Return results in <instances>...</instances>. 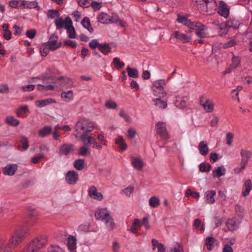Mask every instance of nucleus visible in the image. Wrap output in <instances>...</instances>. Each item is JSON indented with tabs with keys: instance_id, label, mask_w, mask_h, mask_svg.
Returning <instances> with one entry per match:
<instances>
[{
	"instance_id": "338daca9",
	"label": "nucleus",
	"mask_w": 252,
	"mask_h": 252,
	"mask_svg": "<svg viewBox=\"0 0 252 252\" xmlns=\"http://www.w3.org/2000/svg\"><path fill=\"white\" fill-rule=\"evenodd\" d=\"M79 5L82 7H88L90 4L88 0H77Z\"/></svg>"
},
{
	"instance_id": "69168bd1",
	"label": "nucleus",
	"mask_w": 252,
	"mask_h": 252,
	"mask_svg": "<svg viewBox=\"0 0 252 252\" xmlns=\"http://www.w3.org/2000/svg\"><path fill=\"white\" fill-rule=\"evenodd\" d=\"M133 190H134V187L130 186V187H127L126 189H124L123 190V193L127 196H130V194L132 193Z\"/></svg>"
},
{
	"instance_id": "79ce46f5",
	"label": "nucleus",
	"mask_w": 252,
	"mask_h": 252,
	"mask_svg": "<svg viewBox=\"0 0 252 252\" xmlns=\"http://www.w3.org/2000/svg\"><path fill=\"white\" fill-rule=\"evenodd\" d=\"M159 204L160 200L158 197L154 196L149 199V205L152 207H158Z\"/></svg>"
},
{
	"instance_id": "bb28decb",
	"label": "nucleus",
	"mask_w": 252,
	"mask_h": 252,
	"mask_svg": "<svg viewBox=\"0 0 252 252\" xmlns=\"http://www.w3.org/2000/svg\"><path fill=\"white\" fill-rule=\"evenodd\" d=\"M215 190H208L205 193L206 201L208 204H213L215 202L214 196L216 195Z\"/></svg>"
},
{
	"instance_id": "6ab92c4d",
	"label": "nucleus",
	"mask_w": 252,
	"mask_h": 252,
	"mask_svg": "<svg viewBox=\"0 0 252 252\" xmlns=\"http://www.w3.org/2000/svg\"><path fill=\"white\" fill-rule=\"evenodd\" d=\"M198 150L201 155H207L209 153V148L207 142L205 141H201L198 145Z\"/></svg>"
},
{
	"instance_id": "aec40b11",
	"label": "nucleus",
	"mask_w": 252,
	"mask_h": 252,
	"mask_svg": "<svg viewBox=\"0 0 252 252\" xmlns=\"http://www.w3.org/2000/svg\"><path fill=\"white\" fill-rule=\"evenodd\" d=\"M55 103H56V101L55 99L50 98L40 100H37L35 101V104L37 106L40 108L46 106L49 104Z\"/></svg>"
},
{
	"instance_id": "412c9836",
	"label": "nucleus",
	"mask_w": 252,
	"mask_h": 252,
	"mask_svg": "<svg viewBox=\"0 0 252 252\" xmlns=\"http://www.w3.org/2000/svg\"><path fill=\"white\" fill-rule=\"evenodd\" d=\"M18 169V165L15 163L7 164L3 168V173H15Z\"/></svg>"
},
{
	"instance_id": "bf43d9fd",
	"label": "nucleus",
	"mask_w": 252,
	"mask_h": 252,
	"mask_svg": "<svg viewBox=\"0 0 252 252\" xmlns=\"http://www.w3.org/2000/svg\"><path fill=\"white\" fill-rule=\"evenodd\" d=\"M229 29L228 27H227V22L221 23L220 25V29L222 31V34H226L228 32Z\"/></svg>"
},
{
	"instance_id": "f8f14e48",
	"label": "nucleus",
	"mask_w": 252,
	"mask_h": 252,
	"mask_svg": "<svg viewBox=\"0 0 252 252\" xmlns=\"http://www.w3.org/2000/svg\"><path fill=\"white\" fill-rule=\"evenodd\" d=\"M109 212L106 209H100L98 210L95 214V217L97 220H103L110 216Z\"/></svg>"
},
{
	"instance_id": "58836bf2",
	"label": "nucleus",
	"mask_w": 252,
	"mask_h": 252,
	"mask_svg": "<svg viewBox=\"0 0 252 252\" xmlns=\"http://www.w3.org/2000/svg\"><path fill=\"white\" fill-rule=\"evenodd\" d=\"M232 63L230 64L231 68H232L234 70L236 69L241 63V58L238 56H233L232 58Z\"/></svg>"
},
{
	"instance_id": "393cba45",
	"label": "nucleus",
	"mask_w": 252,
	"mask_h": 252,
	"mask_svg": "<svg viewBox=\"0 0 252 252\" xmlns=\"http://www.w3.org/2000/svg\"><path fill=\"white\" fill-rule=\"evenodd\" d=\"M208 3H201L196 5L197 9L200 13L204 15L212 14V12L208 9Z\"/></svg>"
},
{
	"instance_id": "49530a36",
	"label": "nucleus",
	"mask_w": 252,
	"mask_h": 252,
	"mask_svg": "<svg viewBox=\"0 0 252 252\" xmlns=\"http://www.w3.org/2000/svg\"><path fill=\"white\" fill-rule=\"evenodd\" d=\"M215 242V239L212 237H208L206 238L205 244L209 251H211L212 246Z\"/></svg>"
},
{
	"instance_id": "6e6552de",
	"label": "nucleus",
	"mask_w": 252,
	"mask_h": 252,
	"mask_svg": "<svg viewBox=\"0 0 252 252\" xmlns=\"http://www.w3.org/2000/svg\"><path fill=\"white\" fill-rule=\"evenodd\" d=\"M156 128L157 133L161 137L165 139L169 138L168 134L167 132L166 124L164 122H159L156 125Z\"/></svg>"
},
{
	"instance_id": "f257e3e1",
	"label": "nucleus",
	"mask_w": 252,
	"mask_h": 252,
	"mask_svg": "<svg viewBox=\"0 0 252 252\" xmlns=\"http://www.w3.org/2000/svg\"><path fill=\"white\" fill-rule=\"evenodd\" d=\"M75 130L77 135L81 134V141L85 143L86 142V135L94 129V124L86 119H81L78 121L75 126ZM84 145H86L84 144Z\"/></svg>"
},
{
	"instance_id": "09e8293b",
	"label": "nucleus",
	"mask_w": 252,
	"mask_h": 252,
	"mask_svg": "<svg viewBox=\"0 0 252 252\" xmlns=\"http://www.w3.org/2000/svg\"><path fill=\"white\" fill-rule=\"evenodd\" d=\"M47 17L50 19H54L60 16V13L58 10L49 9L47 14Z\"/></svg>"
},
{
	"instance_id": "b1692460",
	"label": "nucleus",
	"mask_w": 252,
	"mask_h": 252,
	"mask_svg": "<svg viewBox=\"0 0 252 252\" xmlns=\"http://www.w3.org/2000/svg\"><path fill=\"white\" fill-rule=\"evenodd\" d=\"M20 142L22 144V147L20 145L17 146V149L21 151H25L29 147V140L25 136H21L20 137Z\"/></svg>"
},
{
	"instance_id": "37998d69",
	"label": "nucleus",
	"mask_w": 252,
	"mask_h": 252,
	"mask_svg": "<svg viewBox=\"0 0 252 252\" xmlns=\"http://www.w3.org/2000/svg\"><path fill=\"white\" fill-rule=\"evenodd\" d=\"M109 15L105 13H101L98 17V21L103 24H109Z\"/></svg>"
},
{
	"instance_id": "a878e982",
	"label": "nucleus",
	"mask_w": 252,
	"mask_h": 252,
	"mask_svg": "<svg viewBox=\"0 0 252 252\" xmlns=\"http://www.w3.org/2000/svg\"><path fill=\"white\" fill-rule=\"evenodd\" d=\"M162 97H158L157 98H153L152 101L154 102L155 105L159 109H164L167 106L166 101H163L161 99Z\"/></svg>"
},
{
	"instance_id": "7ed1b4c3",
	"label": "nucleus",
	"mask_w": 252,
	"mask_h": 252,
	"mask_svg": "<svg viewBox=\"0 0 252 252\" xmlns=\"http://www.w3.org/2000/svg\"><path fill=\"white\" fill-rule=\"evenodd\" d=\"M240 155L241 157V162L239 166L235 168V173H240L243 171L248 164V160L252 153L250 151L242 149L241 150Z\"/></svg>"
},
{
	"instance_id": "4be33fe9",
	"label": "nucleus",
	"mask_w": 252,
	"mask_h": 252,
	"mask_svg": "<svg viewBox=\"0 0 252 252\" xmlns=\"http://www.w3.org/2000/svg\"><path fill=\"white\" fill-rule=\"evenodd\" d=\"M188 99L189 98L187 96L183 97H177L175 103V105L177 107L179 108H184L186 107L187 102Z\"/></svg>"
},
{
	"instance_id": "9d476101",
	"label": "nucleus",
	"mask_w": 252,
	"mask_h": 252,
	"mask_svg": "<svg viewBox=\"0 0 252 252\" xmlns=\"http://www.w3.org/2000/svg\"><path fill=\"white\" fill-rule=\"evenodd\" d=\"M73 144L64 143L60 146L59 154L60 155L67 156L73 150Z\"/></svg>"
},
{
	"instance_id": "4468645a",
	"label": "nucleus",
	"mask_w": 252,
	"mask_h": 252,
	"mask_svg": "<svg viewBox=\"0 0 252 252\" xmlns=\"http://www.w3.org/2000/svg\"><path fill=\"white\" fill-rule=\"evenodd\" d=\"M173 35L178 40H180L183 43H187L189 42L191 38L189 36L186 34L180 32L179 31H175L174 32Z\"/></svg>"
},
{
	"instance_id": "6e6d98bb",
	"label": "nucleus",
	"mask_w": 252,
	"mask_h": 252,
	"mask_svg": "<svg viewBox=\"0 0 252 252\" xmlns=\"http://www.w3.org/2000/svg\"><path fill=\"white\" fill-rule=\"evenodd\" d=\"M105 107L108 109H115L117 108V104L111 100L106 101L105 104Z\"/></svg>"
},
{
	"instance_id": "9b49d317",
	"label": "nucleus",
	"mask_w": 252,
	"mask_h": 252,
	"mask_svg": "<svg viewBox=\"0 0 252 252\" xmlns=\"http://www.w3.org/2000/svg\"><path fill=\"white\" fill-rule=\"evenodd\" d=\"M89 195L91 198L98 200H101L103 199V195L100 192H98L95 187H91L88 190Z\"/></svg>"
},
{
	"instance_id": "473e14b6",
	"label": "nucleus",
	"mask_w": 252,
	"mask_h": 252,
	"mask_svg": "<svg viewBox=\"0 0 252 252\" xmlns=\"http://www.w3.org/2000/svg\"><path fill=\"white\" fill-rule=\"evenodd\" d=\"M5 122L7 124L12 126H17L20 124V121L13 116H8L6 117Z\"/></svg>"
},
{
	"instance_id": "2eb2a0df",
	"label": "nucleus",
	"mask_w": 252,
	"mask_h": 252,
	"mask_svg": "<svg viewBox=\"0 0 252 252\" xmlns=\"http://www.w3.org/2000/svg\"><path fill=\"white\" fill-rule=\"evenodd\" d=\"M239 224V222H238L235 218L228 220L225 223V225L227 227L228 230L231 231L235 230L238 227Z\"/></svg>"
},
{
	"instance_id": "c85d7f7f",
	"label": "nucleus",
	"mask_w": 252,
	"mask_h": 252,
	"mask_svg": "<svg viewBox=\"0 0 252 252\" xmlns=\"http://www.w3.org/2000/svg\"><path fill=\"white\" fill-rule=\"evenodd\" d=\"M81 24L89 32L91 33L94 32V29L92 27L90 19L88 17H85L81 21Z\"/></svg>"
},
{
	"instance_id": "1a4fd4ad",
	"label": "nucleus",
	"mask_w": 252,
	"mask_h": 252,
	"mask_svg": "<svg viewBox=\"0 0 252 252\" xmlns=\"http://www.w3.org/2000/svg\"><path fill=\"white\" fill-rule=\"evenodd\" d=\"M55 24L57 30H60L63 28L68 30L69 24H72V22L70 18L67 17L65 20H63L61 18L55 20Z\"/></svg>"
},
{
	"instance_id": "c756f323",
	"label": "nucleus",
	"mask_w": 252,
	"mask_h": 252,
	"mask_svg": "<svg viewBox=\"0 0 252 252\" xmlns=\"http://www.w3.org/2000/svg\"><path fill=\"white\" fill-rule=\"evenodd\" d=\"M109 23H116L122 27L126 26V23L124 20H121L117 15L112 16L111 17H109Z\"/></svg>"
},
{
	"instance_id": "39448f33",
	"label": "nucleus",
	"mask_w": 252,
	"mask_h": 252,
	"mask_svg": "<svg viewBox=\"0 0 252 252\" xmlns=\"http://www.w3.org/2000/svg\"><path fill=\"white\" fill-rule=\"evenodd\" d=\"M26 231L24 229H19L15 231L10 240L12 246H17L24 238Z\"/></svg>"
},
{
	"instance_id": "8fccbe9b",
	"label": "nucleus",
	"mask_w": 252,
	"mask_h": 252,
	"mask_svg": "<svg viewBox=\"0 0 252 252\" xmlns=\"http://www.w3.org/2000/svg\"><path fill=\"white\" fill-rule=\"evenodd\" d=\"M113 63L117 69H122L125 66V63L121 62L119 58L115 57L113 59Z\"/></svg>"
},
{
	"instance_id": "72a5a7b5",
	"label": "nucleus",
	"mask_w": 252,
	"mask_h": 252,
	"mask_svg": "<svg viewBox=\"0 0 252 252\" xmlns=\"http://www.w3.org/2000/svg\"><path fill=\"white\" fill-rule=\"evenodd\" d=\"M61 97L65 101L68 102L73 99V94L71 90L67 92H63L61 94Z\"/></svg>"
},
{
	"instance_id": "4c0bfd02",
	"label": "nucleus",
	"mask_w": 252,
	"mask_h": 252,
	"mask_svg": "<svg viewBox=\"0 0 252 252\" xmlns=\"http://www.w3.org/2000/svg\"><path fill=\"white\" fill-rule=\"evenodd\" d=\"M129 77L133 78H137L139 76L138 71L137 69L127 66L126 68Z\"/></svg>"
},
{
	"instance_id": "20e7f679",
	"label": "nucleus",
	"mask_w": 252,
	"mask_h": 252,
	"mask_svg": "<svg viewBox=\"0 0 252 252\" xmlns=\"http://www.w3.org/2000/svg\"><path fill=\"white\" fill-rule=\"evenodd\" d=\"M166 83L164 79H160L154 82L152 89L155 96L164 97L167 93L164 89Z\"/></svg>"
},
{
	"instance_id": "e433bc0d",
	"label": "nucleus",
	"mask_w": 252,
	"mask_h": 252,
	"mask_svg": "<svg viewBox=\"0 0 252 252\" xmlns=\"http://www.w3.org/2000/svg\"><path fill=\"white\" fill-rule=\"evenodd\" d=\"M115 143L118 145L119 148L123 151H125L127 149V145L125 143L124 139L121 136H119L116 139Z\"/></svg>"
},
{
	"instance_id": "5701e85b",
	"label": "nucleus",
	"mask_w": 252,
	"mask_h": 252,
	"mask_svg": "<svg viewBox=\"0 0 252 252\" xmlns=\"http://www.w3.org/2000/svg\"><path fill=\"white\" fill-rule=\"evenodd\" d=\"M52 128L50 126H44L38 131V136L40 137H44L51 133Z\"/></svg>"
},
{
	"instance_id": "13d9d810",
	"label": "nucleus",
	"mask_w": 252,
	"mask_h": 252,
	"mask_svg": "<svg viewBox=\"0 0 252 252\" xmlns=\"http://www.w3.org/2000/svg\"><path fill=\"white\" fill-rule=\"evenodd\" d=\"M200 22H191L190 20L186 26L188 27L190 29H194L195 28H197L199 25H201Z\"/></svg>"
},
{
	"instance_id": "c03bdc74",
	"label": "nucleus",
	"mask_w": 252,
	"mask_h": 252,
	"mask_svg": "<svg viewBox=\"0 0 252 252\" xmlns=\"http://www.w3.org/2000/svg\"><path fill=\"white\" fill-rule=\"evenodd\" d=\"M189 19H188V18L184 15H182L180 14L177 15V18L176 19V21L180 24H182L184 26L187 25L188 23L189 22Z\"/></svg>"
},
{
	"instance_id": "f704fd0d",
	"label": "nucleus",
	"mask_w": 252,
	"mask_h": 252,
	"mask_svg": "<svg viewBox=\"0 0 252 252\" xmlns=\"http://www.w3.org/2000/svg\"><path fill=\"white\" fill-rule=\"evenodd\" d=\"M78 180V174H66L65 180L68 184H75Z\"/></svg>"
},
{
	"instance_id": "3c124183",
	"label": "nucleus",
	"mask_w": 252,
	"mask_h": 252,
	"mask_svg": "<svg viewBox=\"0 0 252 252\" xmlns=\"http://www.w3.org/2000/svg\"><path fill=\"white\" fill-rule=\"evenodd\" d=\"M236 214L240 218H243L244 216V209L243 207L239 204H237L235 207Z\"/></svg>"
},
{
	"instance_id": "774afa93",
	"label": "nucleus",
	"mask_w": 252,
	"mask_h": 252,
	"mask_svg": "<svg viewBox=\"0 0 252 252\" xmlns=\"http://www.w3.org/2000/svg\"><path fill=\"white\" fill-rule=\"evenodd\" d=\"M119 115L121 117L124 118L126 122L128 123L131 122L130 118L125 112L124 110H121L120 112Z\"/></svg>"
},
{
	"instance_id": "2f4dec72",
	"label": "nucleus",
	"mask_w": 252,
	"mask_h": 252,
	"mask_svg": "<svg viewBox=\"0 0 252 252\" xmlns=\"http://www.w3.org/2000/svg\"><path fill=\"white\" fill-rule=\"evenodd\" d=\"M132 166L137 170L142 169L143 166V161L139 158L133 157L131 159Z\"/></svg>"
},
{
	"instance_id": "4d7b16f0",
	"label": "nucleus",
	"mask_w": 252,
	"mask_h": 252,
	"mask_svg": "<svg viewBox=\"0 0 252 252\" xmlns=\"http://www.w3.org/2000/svg\"><path fill=\"white\" fill-rule=\"evenodd\" d=\"M37 32L36 30L35 29H32L27 31L26 32V36L31 38L33 39L35 37L36 34Z\"/></svg>"
},
{
	"instance_id": "e2e57ef3",
	"label": "nucleus",
	"mask_w": 252,
	"mask_h": 252,
	"mask_svg": "<svg viewBox=\"0 0 252 252\" xmlns=\"http://www.w3.org/2000/svg\"><path fill=\"white\" fill-rule=\"evenodd\" d=\"M100 44V43L96 39H93L89 43V45L91 49H94L96 47H98V49Z\"/></svg>"
},
{
	"instance_id": "0e129e2a",
	"label": "nucleus",
	"mask_w": 252,
	"mask_h": 252,
	"mask_svg": "<svg viewBox=\"0 0 252 252\" xmlns=\"http://www.w3.org/2000/svg\"><path fill=\"white\" fill-rule=\"evenodd\" d=\"M234 137V134L231 132H228L226 134V144L229 146L232 145L233 139Z\"/></svg>"
},
{
	"instance_id": "a18cd8bd",
	"label": "nucleus",
	"mask_w": 252,
	"mask_h": 252,
	"mask_svg": "<svg viewBox=\"0 0 252 252\" xmlns=\"http://www.w3.org/2000/svg\"><path fill=\"white\" fill-rule=\"evenodd\" d=\"M199 171L201 172H208L210 171L212 166L210 164H206L204 162H202L199 165Z\"/></svg>"
},
{
	"instance_id": "a19ab883",
	"label": "nucleus",
	"mask_w": 252,
	"mask_h": 252,
	"mask_svg": "<svg viewBox=\"0 0 252 252\" xmlns=\"http://www.w3.org/2000/svg\"><path fill=\"white\" fill-rule=\"evenodd\" d=\"M105 224L109 230H112L115 227V224L114 223L113 219L110 216L108 218L105 220Z\"/></svg>"
},
{
	"instance_id": "603ef678",
	"label": "nucleus",
	"mask_w": 252,
	"mask_h": 252,
	"mask_svg": "<svg viewBox=\"0 0 252 252\" xmlns=\"http://www.w3.org/2000/svg\"><path fill=\"white\" fill-rule=\"evenodd\" d=\"M67 32L68 33V36L71 38H75L76 37V34L75 31V29L72 24H69L68 30H67Z\"/></svg>"
},
{
	"instance_id": "f03ea898",
	"label": "nucleus",
	"mask_w": 252,
	"mask_h": 252,
	"mask_svg": "<svg viewBox=\"0 0 252 252\" xmlns=\"http://www.w3.org/2000/svg\"><path fill=\"white\" fill-rule=\"evenodd\" d=\"M47 237H39L30 242L22 250V252H36L43 248L47 243Z\"/></svg>"
},
{
	"instance_id": "c9c22d12",
	"label": "nucleus",
	"mask_w": 252,
	"mask_h": 252,
	"mask_svg": "<svg viewBox=\"0 0 252 252\" xmlns=\"http://www.w3.org/2000/svg\"><path fill=\"white\" fill-rule=\"evenodd\" d=\"M0 252H11L9 243L2 239H0Z\"/></svg>"
},
{
	"instance_id": "7c9ffc66",
	"label": "nucleus",
	"mask_w": 252,
	"mask_h": 252,
	"mask_svg": "<svg viewBox=\"0 0 252 252\" xmlns=\"http://www.w3.org/2000/svg\"><path fill=\"white\" fill-rule=\"evenodd\" d=\"M98 50L104 55H108L112 51L111 47L107 43L100 44Z\"/></svg>"
},
{
	"instance_id": "ddd939ff",
	"label": "nucleus",
	"mask_w": 252,
	"mask_h": 252,
	"mask_svg": "<svg viewBox=\"0 0 252 252\" xmlns=\"http://www.w3.org/2000/svg\"><path fill=\"white\" fill-rule=\"evenodd\" d=\"M203 96L200 98V104L204 110L208 113L212 112L214 110V103L209 99H206L205 102H203Z\"/></svg>"
},
{
	"instance_id": "dca6fc26",
	"label": "nucleus",
	"mask_w": 252,
	"mask_h": 252,
	"mask_svg": "<svg viewBox=\"0 0 252 252\" xmlns=\"http://www.w3.org/2000/svg\"><path fill=\"white\" fill-rule=\"evenodd\" d=\"M207 29V27L201 23V25H199L195 31L196 35L199 38H203L207 36V33L205 32Z\"/></svg>"
},
{
	"instance_id": "052dcab7",
	"label": "nucleus",
	"mask_w": 252,
	"mask_h": 252,
	"mask_svg": "<svg viewBox=\"0 0 252 252\" xmlns=\"http://www.w3.org/2000/svg\"><path fill=\"white\" fill-rule=\"evenodd\" d=\"M44 156L42 154H39L37 156L33 157L32 158L31 161L34 164H37L39 162L40 160L44 158Z\"/></svg>"
},
{
	"instance_id": "a211bd4d",
	"label": "nucleus",
	"mask_w": 252,
	"mask_h": 252,
	"mask_svg": "<svg viewBox=\"0 0 252 252\" xmlns=\"http://www.w3.org/2000/svg\"><path fill=\"white\" fill-rule=\"evenodd\" d=\"M29 112V107L27 105H24L17 108L16 110V114L18 117L25 118L26 113Z\"/></svg>"
},
{
	"instance_id": "ea45409f",
	"label": "nucleus",
	"mask_w": 252,
	"mask_h": 252,
	"mask_svg": "<svg viewBox=\"0 0 252 252\" xmlns=\"http://www.w3.org/2000/svg\"><path fill=\"white\" fill-rule=\"evenodd\" d=\"M227 27H228L229 29L233 28L234 29H237L240 25V23L239 21L236 19H230L227 21Z\"/></svg>"
},
{
	"instance_id": "423d86ee",
	"label": "nucleus",
	"mask_w": 252,
	"mask_h": 252,
	"mask_svg": "<svg viewBox=\"0 0 252 252\" xmlns=\"http://www.w3.org/2000/svg\"><path fill=\"white\" fill-rule=\"evenodd\" d=\"M217 12L221 16L227 18L229 16L230 7L224 1L220 0L217 6Z\"/></svg>"
},
{
	"instance_id": "0eeeda50",
	"label": "nucleus",
	"mask_w": 252,
	"mask_h": 252,
	"mask_svg": "<svg viewBox=\"0 0 252 252\" xmlns=\"http://www.w3.org/2000/svg\"><path fill=\"white\" fill-rule=\"evenodd\" d=\"M58 36L56 34H52L48 41L44 43V45L48 46L49 49L51 51H55L60 48L62 46L61 42H57Z\"/></svg>"
},
{
	"instance_id": "680f3d73",
	"label": "nucleus",
	"mask_w": 252,
	"mask_h": 252,
	"mask_svg": "<svg viewBox=\"0 0 252 252\" xmlns=\"http://www.w3.org/2000/svg\"><path fill=\"white\" fill-rule=\"evenodd\" d=\"M63 45L68 46L72 48H76L77 46V43L75 41L67 39L65 40Z\"/></svg>"
},
{
	"instance_id": "f3484780",
	"label": "nucleus",
	"mask_w": 252,
	"mask_h": 252,
	"mask_svg": "<svg viewBox=\"0 0 252 252\" xmlns=\"http://www.w3.org/2000/svg\"><path fill=\"white\" fill-rule=\"evenodd\" d=\"M76 239L74 236H70L67 239V246L70 252H76Z\"/></svg>"
},
{
	"instance_id": "5fc2aeb1",
	"label": "nucleus",
	"mask_w": 252,
	"mask_h": 252,
	"mask_svg": "<svg viewBox=\"0 0 252 252\" xmlns=\"http://www.w3.org/2000/svg\"><path fill=\"white\" fill-rule=\"evenodd\" d=\"M88 153H90V151L85 145L78 149V155L79 156H85Z\"/></svg>"
},
{
	"instance_id": "de8ad7c7",
	"label": "nucleus",
	"mask_w": 252,
	"mask_h": 252,
	"mask_svg": "<svg viewBox=\"0 0 252 252\" xmlns=\"http://www.w3.org/2000/svg\"><path fill=\"white\" fill-rule=\"evenodd\" d=\"M74 166L77 170H82L84 167V160L82 159L76 160L74 162Z\"/></svg>"
},
{
	"instance_id": "864d4df0",
	"label": "nucleus",
	"mask_w": 252,
	"mask_h": 252,
	"mask_svg": "<svg viewBox=\"0 0 252 252\" xmlns=\"http://www.w3.org/2000/svg\"><path fill=\"white\" fill-rule=\"evenodd\" d=\"M168 252H184V251L182 246L177 243L173 248H170Z\"/></svg>"
},
{
	"instance_id": "cd10ccee",
	"label": "nucleus",
	"mask_w": 252,
	"mask_h": 252,
	"mask_svg": "<svg viewBox=\"0 0 252 252\" xmlns=\"http://www.w3.org/2000/svg\"><path fill=\"white\" fill-rule=\"evenodd\" d=\"M252 188V185L251 180L250 179L247 180L244 185L243 189L244 190L242 192V195L246 197L249 195L250 191Z\"/></svg>"
}]
</instances>
